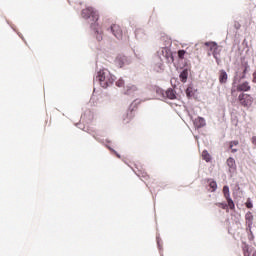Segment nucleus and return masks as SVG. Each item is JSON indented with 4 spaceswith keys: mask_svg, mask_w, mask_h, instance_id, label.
<instances>
[{
    "mask_svg": "<svg viewBox=\"0 0 256 256\" xmlns=\"http://www.w3.org/2000/svg\"><path fill=\"white\" fill-rule=\"evenodd\" d=\"M163 61H166V63H173L175 61L173 52L168 47H162L153 59L152 67L156 73L163 71Z\"/></svg>",
    "mask_w": 256,
    "mask_h": 256,
    "instance_id": "f257e3e1",
    "label": "nucleus"
},
{
    "mask_svg": "<svg viewBox=\"0 0 256 256\" xmlns=\"http://www.w3.org/2000/svg\"><path fill=\"white\" fill-rule=\"evenodd\" d=\"M82 17L83 19H92L90 28L94 32L97 41H103V34L99 28V23H97V21H99V14L96 12V10L91 7L82 10Z\"/></svg>",
    "mask_w": 256,
    "mask_h": 256,
    "instance_id": "f03ea898",
    "label": "nucleus"
},
{
    "mask_svg": "<svg viewBox=\"0 0 256 256\" xmlns=\"http://www.w3.org/2000/svg\"><path fill=\"white\" fill-rule=\"evenodd\" d=\"M115 75L111 74L108 69H102L97 72L96 76L94 77V83L100 85L103 89H107L111 87L113 83H115Z\"/></svg>",
    "mask_w": 256,
    "mask_h": 256,
    "instance_id": "7ed1b4c3",
    "label": "nucleus"
},
{
    "mask_svg": "<svg viewBox=\"0 0 256 256\" xmlns=\"http://www.w3.org/2000/svg\"><path fill=\"white\" fill-rule=\"evenodd\" d=\"M242 66L244 67L243 72H236L234 83H240L241 79H245V75H247L248 71H251V67L248 62H243Z\"/></svg>",
    "mask_w": 256,
    "mask_h": 256,
    "instance_id": "20e7f679",
    "label": "nucleus"
},
{
    "mask_svg": "<svg viewBox=\"0 0 256 256\" xmlns=\"http://www.w3.org/2000/svg\"><path fill=\"white\" fill-rule=\"evenodd\" d=\"M238 101L243 107H251L253 105V97L249 94L241 93L238 96Z\"/></svg>",
    "mask_w": 256,
    "mask_h": 256,
    "instance_id": "39448f33",
    "label": "nucleus"
},
{
    "mask_svg": "<svg viewBox=\"0 0 256 256\" xmlns=\"http://www.w3.org/2000/svg\"><path fill=\"white\" fill-rule=\"evenodd\" d=\"M108 32L112 33L116 39L119 41L123 40V30L120 25L113 24L110 28H108Z\"/></svg>",
    "mask_w": 256,
    "mask_h": 256,
    "instance_id": "423d86ee",
    "label": "nucleus"
},
{
    "mask_svg": "<svg viewBox=\"0 0 256 256\" xmlns=\"http://www.w3.org/2000/svg\"><path fill=\"white\" fill-rule=\"evenodd\" d=\"M131 60L127 56L119 55L115 59V64L117 67H125V65H129Z\"/></svg>",
    "mask_w": 256,
    "mask_h": 256,
    "instance_id": "0eeeda50",
    "label": "nucleus"
},
{
    "mask_svg": "<svg viewBox=\"0 0 256 256\" xmlns=\"http://www.w3.org/2000/svg\"><path fill=\"white\" fill-rule=\"evenodd\" d=\"M137 91H139V88L133 84H129L124 88L125 95H133L134 93H137Z\"/></svg>",
    "mask_w": 256,
    "mask_h": 256,
    "instance_id": "6e6552de",
    "label": "nucleus"
},
{
    "mask_svg": "<svg viewBox=\"0 0 256 256\" xmlns=\"http://www.w3.org/2000/svg\"><path fill=\"white\" fill-rule=\"evenodd\" d=\"M194 125H195V127H197V129H201V128L205 127V125H207V122L205 121V118L198 117L195 119Z\"/></svg>",
    "mask_w": 256,
    "mask_h": 256,
    "instance_id": "1a4fd4ad",
    "label": "nucleus"
},
{
    "mask_svg": "<svg viewBox=\"0 0 256 256\" xmlns=\"http://www.w3.org/2000/svg\"><path fill=\"white\" fill-rule=\"evenodd\" d=\"M135 117V114L133 113V110H127L123 116H122V119L124 121V123H129V121Z\"/></svg>",
    "mask_w": 256,
    "mask_h": 256,
    "instance_id": "9d476101",
    "label": "nucleus"
},
{
    "mask_svg": "<svg viewBox=\"0 0 256 256\" xmlns=\"http://www.w3.org/2000/svg\"><path fill=\"white\" fill-rule=\"evenodd\" d=\"M165 99H177V94L173 88H169L167 91H165Z\"/></svg>",
    "mask_w": 256,
    "mask_h": 256,
    "instance_id": "9b49d317",
    "label": "nucleus"
},
{
    "mask_svg": "<svg viewBox=\"0 0 256 256\" xmlns=\"http://www.w3.org/2000/svg\"><path fill=\"white\" fill-rule=\"evenodd\" d=\"M135 37L136 39L143 40L145 37H147V34L145 33V30L138 28L135 31Z\"/></svg>",
    "mask_w": 256,
    "mask_h": 256,
    "instance_id": "f8f14e48",
    "label": "nucleus"
},
{
    "mask_svg": "<svg viewBox=\"0 0 256 256\" xmlns=\"http://www.w3.org/2000/svg\"><path fill=\"white\" fill-rule=\"evenodd\" d=\"M227 72L225 70H220L219 73V83H221V85H224L225 83H227Z\"/></svg>",
    "mask_w": 256,
    "mask_h": 256,
    "instance_id": "ddd939ff",
    "label": "nucleus"
},
{
    "mask_svg": "<svg viewBox=\"0 0 256 256\" xmlns=\"http://www.w3.org/2000/svg\"><path fill=\"white\" fill-rule=\"evenodd\" d=\"M246 231L248 233V238L250 241H253V239H255V231H256V228H253V226H247L246 227Z\"/></svg>",
    "mask_w": 256,
    "mask_h": 256,
    "instance_id": "4468645a",
    "label": "nucleus"
},
{
    "mask_svg": "<svg viewBox=\"0 0 256 256\" xmlns=\"http://www.w3.org/2000/svg\"><path fill=\"white\" fill-rule=\"evenodd\" d=\"M210 50L213 51L212 55L214 57V59H216V62L219 63V53L217 52V43H213L210 46Z\"/></svg>",
    "mask_w": 256,
    "mask_h": 256,
    "instance_id": "2eb2a0df",
    "label": "nucleus"
},
{
    "mask_svg": "<svg viewBox=\"0 0 256 256\" xmlns=\"http://www.w3.org/2000/svg\"><path fill=\"white\" fill-rule=\"evenodd\" d=\"M237 91H251V86L249 85V82L239 84L237 86Z\"/></svg>",
    "mask_w": 256,
    "mask_h": 256,
    "instance_id": "dca6fc26",
    "label": "nucleus"
},
{
    "mask_svg": "<svg viewBox=\"0 0 256 256\" xmlns=\"http://www.w3.org/2000/svg\"><path fill=\"white\" fill-rule=\"evenodd\" d=\"M179 77H180V80L182 81V83H187V79L189 77V70L188 69L182 70Z\"/></svg>",
    "mask_w": 256,
    "mask_h": 256,
    "instance_id": "f3484780",
    "label": "nucleus"
},
{
    "mask_svg": "<svg viewBox=\"0 0 256 256\" xmlns=\"http://www.w3.org/2000/svg\"><path fill=\"white\" fill-rule=\"evenodd\" d=\"M245 219H246L247 227H249V228L253 227V214L251 212H248L245 215Z\"/></svg>",
    "mask_w": 256,
    "mask_h": 256,
    "instance_id": "a211bd4d",
    "label": "nucleus"
},
{
    "mask_svg": "<svg viewBox=\"0 0 256 256\" xmlns=\"http://www.w3.org/2000/svg\"><path fill=\"white\" fill-rule=\"evenodd\" d=\"M196 92L197 90L195 88H193L191 85L188 86V88L186 89V95L188 99H191V97H195Z\"/></svg>",
    "mask_w": 256,
    "mask_h": 256,
    "instance_id": "6ab92c4d",
    "label": "nucleus"
},
{
    "mask_svg": "<svg viewBox=\"0 0 256 256\" xmlns=\"http://www.w3.org/2000/svg\"><path fill=\"white\" fill-rule=\"evenodd\" d=\"M156 97H158V99H165V90H163L162 88H156Z\"/></svg>",
    "mask_w": 256,
    "mask_h": 256,
    "instance_id": "aec40b11",
    "label": "nucleus"
},
{
    "mask_svg": "<svg viewBox=\"0 0 256 256\" xmlns=\"http://www.w3.org/2000/svg\"><path fill=\"white\" fill-rule=\"evenodd\" d=\"M227 201V206L229 207V209H235V202H233V199H231V196H228L225 198Z\"/></svg>",
    "mask_w": 256,
    "mask_h": 256,
    "instance_id": "412c9836",
    "label": "nucleus"
},
{
    "mask_svg": "<svg viewBox=\"0 0 256 256\" xmlns=\"http://www.w3.org/2000/svg\"><path fill=\"white\" fill-rule=\"evenodd\" d=\"M202 157H203L204 161H206L207 163H209V161H211V155L209 154V152H207V150H204L202 152Z\"/></svg>",
    "mask_w": 256,
    "mask_h": 256,
    "instance_id": "4be33fe9",
    "label": "nucleus"
},
{
    "mask_svg": "<svg viewBox=\"0 0 256 256\" xmlns=\"http://www.w3.org/2000/svg\"><path fill=\"white\" fill-rule=\"evenodd\" d=\"M227 165L230 169H235L236 165H235V159L234 158H228L227 159Z\"/></svg>",
    "mask_w": 256,
    "mask_h": 256,
    "instance_id": "5701e85b",
    "label": "nucleus"
},
{
    "mask_svg": "<svg viewBox=\"0 0 256 256\" xmlns=\"http://www.w3.org/2000/svg\"><path fill=\"white\" fill-rule=\"evenodd\" d=\"M116 87H125V79H123V77H120L116 81Z\"/></svg>",
    "mask_w": 256,
    "mask_h": 256,
    "instance_id": "b1692460",
    "label": "nucleus"
},
{
    "mask_svg": "<svg viewBox=\"0 0 256 256\" xmlns=\"http://www.w3.org/2000/svg\"><path fill=\"white\" fill-rule=\"evenodd\" d=\"M209 187L211 190L212 193H215V191H217V182L216 181H211L209 183Z\"/></svg>",
    "mask_w": 256,
    "mask_h": 256,
    "instance_id": "393cba45",
    "label": "nucleus"
},
{
    "mask_svg": "<svg viewBox=\"0 0 256 256\" xmlns=\"http://www.w3.org/2000/svg\"><path fill=\"white\" fill-rule=\"evenodd\" d=\"M223 194L225 198L231 197V193L229 192V186L226 185L223 187Z\"/></svg>",
    "mask_w": 256,
    "mask_h": 256,
    "instance_id": "a878e982",
    "label": "nucleus"
},
{
    "mask_svg": "<svg viewBox=\"0 0 256 256\" xmlns=\"http://www.w3.org/2000/svg\"><path fill=\"white\" fill-rule=\"evenodd\" d=\"M217 207H221V209H228L227 203L225 202H218L216 203Z\"/></svg>",
    "mask_w": 256,
    "mask_h": 256,
    "instance_id": "bb28decb",
    "label": "nucleus"
},
{
    "mask_svg": "<svg viewBox=\"0 0 256 256\" xmlns=\"http://www.w3.org/2000/svg\"><path fill=\"white\" fill-rule=\"evenodd\" d=\"M187 52L185 51V50H179L178 51V57H179V59H185V54H186Z\"/></svg>",
    "mask_w": 256,
    "mask_h": 256,
    "instance_id": "cd10ccee",
    "label": "nucleus"
},
{
    "mask_svg": "<svg viewBox=\"0 0 256 256\" xmlns=\"http://www.w3.org/2000/svg\"><path fill=\"white\" fill-rule=\"evenodd\" d=\"M247 209H253V202H251V198H248L246 201Z\"/></svg>",
    "mask_w": 256,
    "mask_h": 256,
    "instance_id": "c85d7f7f",
    "label": "nucleus"
},
{
    "mask_svg": "<svg viewBox=\"0 0 256 256\" xmlns=\"http://www.w3.org/2000/svg\"><path fill=\"white\" fill-rule=\"evenodd\" d=\"M237 145H239V141H237V140L231 141L229 148L233 149V147H237Z\"/></svg>",
    "mask_w": 256,
    "mask_h": 256,
    "instance_id": "c756f323",
    "label": "nucleus"
},
{
    "mask_svg": "<svg viewBox=\"0 0 256 256\" xmlns=\"http://www.w3.org/2000/svg\"><path fill=\"white\" fill-rule=\"evenodd\" d=\"M109 148L110 151H112L113 153H115V155L120 159L121 158V155H119V153H117V151H115V149L107 146Z\"/></svg>",
    "mask_w": 256,
    "mask_h": 256,
    "instance_id": "7c9ffc66",
    "label": "nucleus"
},
{
    "mask_svg": "<svg viewBox=\"0 0 256 256\" xmlns=\"http://www.w3.org/2000/svg\"><path fill=\"white\" fill-rule=\"evenodd\" d=\"M234 27L235 29H241V24H239V22H235Z\"/></svg>",
    "mask_w": 256,
    "mask_h": 256,
    "instance_id": "2f4dec72",
    "label": "nucleus"
},
{
    "mask_svg": "<svg viewBox=\"0 0 256 256\" xmlns=\"http://www.w3.org/2000/svg\"><path fill=\"white\" fill-rule=\"evenodd\" d=\"M157 245L158 248L161 249V239L159 238V236H157Z\"/></svg>",
    "mask_w": 256,
    "mask_h": 256,
    "instance_id": "473e14b6",
    "label": "nucleus"
},
{
    "mask_svg": "<svg viewBox=\"0 0 256 256\" xmlns=\"http://www.w3.org/2000/svg\"><path fill=\"white\" fill-rule=\"evenodd\" d=\"M244 256H251V252H249V249L244 250Z\"/></svg>",
    "mask_w": 256,
    "mask_h": 256,
    "instance_id": "72a5a7b5",
    "label": "nucleus"
},
{
    "mask_svg": "<svg viewBox=\"0 0 256 256\" xmlns=\"http://www.w3.org/2000/svg\"><path fill=\"white\" fill-rule=\"evenodd\" d=\"M214 42H205V46L206 47H211L213 45Z\"/></svg>",
    "mask_w": 256,
    "mask_h": 256,
    "instance_id": "f704fd0d",
    "label": "nucleus"
},
{
    "mask_svg": "<svg viewBox=\"0 0 256 256\" xmlns=\"http://www.w3.org/2000/svg\"><path fill=\"white\" fill-rule=\"evenodd\" d=\"M253 83H256V70L253 73Z\"/></svg>",
    "mask_w": 256,
    "mask_h": 256,
    "instance_id": "c9c22d12",
    "label": "nucleus"
},
{
    "mask_svg": "<svg viewBox=\"0 0 256 256\" xmlns=\"http://www.w3.org/2000/svg\"><path fill=\"white\" fill-rule=\"evenodd\" d=\"M252 143H253V145H256V136L252 137Z\"/></svg>",
    "mask_w": 256,
    "mask_h": 256,
    "instance_id": "e433bc0d",
    "label": "nucleus"
},
{
    "mask_svg": "<svg viewBox=\"0 0 256 256\" xmlns=\"http://www.w3.org/2000/svg\"><path fill=\"white\" fill-rule=\"evenodd\" d=\"M231 149V151H232V153H237V148H230Z\"/></svg>",
    "mask_w": 256,
    "mask_h": 256,
    "instance_id": "4c0bfd02",
    "label": "nucleus"
},
{
    "mask_svg": "<svg viewBox=\"0 0 256 256\" xmlns=\"http://www.w3.org/2000/svg\"><path fill=\"white\" fill-rule=\"evenodd\" d=\"M252 256H256V250L253 252V255Z\"/></svg>",
    "mask_w": 256,
    "mask_h": 256,
    "instance_id": "58836bf2",
    "label": "nucleus"
},
{
    "mask_svg": "<svg viewBox=\"0 0 256 256\" xmlns=\"http://www.w3.org/2000/svg\"><path fill=\"white\" fill-rule=\"evenodd\" d=\"M106 143H111V141H109V140H106Z\"/></svg>",
    "mask_w": 256,
    "mask_h": 256,
    "instance_id": "ea45409f",
    "label": "nucleus"
}]
</instances>
